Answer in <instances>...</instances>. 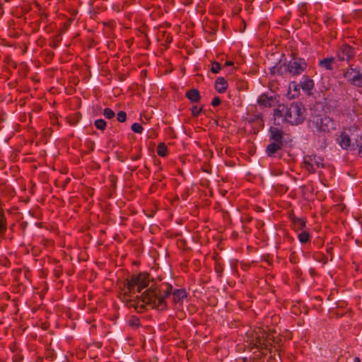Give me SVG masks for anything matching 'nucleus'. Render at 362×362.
<instances>
[{
    "label": "nucleus",
    "mask_w": 362,
    "mask_h": 362,
    "mask_svg": "<svg viewBox=\"0 0 362 362\" xmlns=\"http://www.w3.org/2000/svg\"><path fill=\"white\" fill-rule=\"evenodd\" d=\"M127 324L128 326L132 329H136L141 325L139 318H131L128 321Z\"/></svg>",
    "instance_id": "nucleus-21"
},
{
    "label": "nucleus",
    "mask_w": 362,
    "mask_h": 362,
    "mask_svg": "<svg viewBox=\"0 0 362 362\" xmlns=\"http://www.w3.org/2000/svg\"><path fill=\"white\" fill-rule=\"evenodd\" d=\"M186 95L192 102H197L200 98L199 93L197 89H192L189 90Z\"/></svg>",
    "instance_id": "nucleus-17"
},
{
    "label": "nucleus",
    "mask_w": 362,
    "mask_h": 362,
    "mask_svg": "<svg viewBox=\"0 0 362 362\" xmlns=\"http://www.w3.org/2000/svg\"><path fill=\"white\" fill-rule=\"evenodd\" d=\"M310 127L315 134H325L335 130L337 122L327 115H318L310 120Z\"/></svg>",
    "instance_id": "nucleus-5"
},
{
    "label": "nucleus",
    "mask_w": 362,
    "mask_h": 362,
    "mask_svg": "<svg viewBox=\"0 0 362 362\" xmlns=\"http://www.w3.org/2000/svg\"><path fill=\"white\" fill-rule=\"evenodd\" d=\"M172 297L175 305H180L185 302H187V296L184 289H175L172 293Z\"/></svg>",
    "instance_id": "nucleus-9"
},
{
    "label": "nucleus",
    "mask_w": 362,
    "mask_h": 362,
    "mask_svg": "<svg viewBox=\"0 0 362 362\" xmlns=\"http://www.w3.org/2000/svg\"><path fill=\"white\" fill-rule=\"evenodd\" d=\"M168 148L164 143H160L157 147V153L162 157L167 155Z\"/></svg>",
    "instance_id": "nucleus-20"
},
{
    "label": "nucleus",
    "mask_w": 362,
    "mask_h": 362,
    "mask_svg": "<svg viewBox=\"0 0 362 362\" xmlns=\"http://www.w3.org/2000/svg\"><path fill=\"white\" fill-rule=\"evenodd\" d=\"M309 234L306 231H302L298 234V239L301 243H305L309 240Z\"/></svg>",
    "instance_id": "nucleus-22"
},
{
    "label": "nucleus",
    "mask_w": 362,
    "mask_h": 362,
    "mask_svg": "<svg viewBox=\"0 0 362 362\" xmlns=\"http://www.w3.org/2000/svg\"><path fill=\"white\" fill-rule=\"evenodd\" d=\"M189 315H192V312L189 311V313H188Z\"/></svg>",
    "instance_id": "nucleus-35"
},
{
    "label": "nucleus",
    "mask_w": 362,
    "mask_h": 362,
    "mask_svg": "<svg viewBox=\"0 0 362 362\" xmlns=\"http://www.w3.org/2000/svg\"><path fill=\"white\" fill-rule=\"evenodd\" d=\"M103 115L107 119H112L115 117V112L110 108H105L103 111Z\"/></svg>",
    "instance_id": "nucleus-23"
},
{
    "label": "nucleus",
    "mask_w": 362,
    "mask_h": 362,
    "mask_svg": "<svg viewBox=\"0 0 362 362\" xmlns=\"http://www.w3.org/2000/svg\"><path fill=\"white\" fill-rule=\"evenodd\" d=\"M276 326L260 324L256 326L250 335L251 348L258 349L261 354L266 355L271 347L278 343Z\"/></svg>",
    "instance_id": "nucleus-3"
},
{
    "label": "nucleus",
    "mask_w": 362,
    "mask_h": 362,
    "mask_svg": "<svg viewBox=\"0 0 362 362\" xmlns=\"http://www.w3.org/2000/svg\"><path fill=\"white\" fill-rule=\"evenodd\" d=\"M354 362H361V360H360V358H359V357H355V358H354Z\"/></svg>",
    "instance_id": "nucleus-33"
},
{
    "label": "nucleus",
    "mask_w": 362,
    "mask_h": 362,
    "mask_svg": "<svg viewBox=\"0 0 362 362\" xmlns=\"http://www.w3.org/2000/svg\"><path fill=\"white\" fill-rule=\"evenodd\" d=\"M359 146V153L362 154V136H360L359 140H358Z\"/></svg>",
    "instance_id": "nucleus-31"
},
{
    "label": "nucleus",
    "mask_w": 362,
    "mask_h": 362,
    "mask_svg": "<svg viewBox=\"0 0 362 362\" xmlns=\"http://www.w3.org/2000/svg\"><path fill=\"white\" fill-rule=\"evenodd\" d=\"M300 87L306 92H310L314 87V81L308 78H305L300 82Z\"/></svg>",
    "instance_id": "nucleus-15"
},
{
    "label": "nucleus",
    "mask_w": 362,
    "mask_h": 362,
    "mask_svg": "<svg viewBox=\"0 0 362 362\" xmlns=\"http://www.w3.org/2000/svg\"><path fill=\"white\" fill-rule=\"evenodd\" d=\"M305 63L302 60L291 62L288 65L289 72L293 75L300 74L305 68Z\"/></svg>",
    "instance_id": "nucleus-10"
},
{
    "label": "nucleus",
    "mask_w": 362,
    "mask_h": 362,
    "mask_svg": "<svg viewBox=\"0 0 362 362\" xmlns=\"http://www.w3.org/2000/svg\"><path fill=\"white\" fill-rule=\"evenodd\" d=\"M293 226L295 230H301L305 226V221L300 218H296L293 219Z\"/></svg>",
    "instance_id": "nucleus-18"
},
{
    "label": "nucleus",
    "mask_w": 362,
    "mask_h": 362,
    "mask_svg": "<svg viewBox=\"0 0 362 362\" xmlns=\"http://www.w3.org/2000/svg\"><path fill=\"white\" fill-rule=\"evenodd\" d=\"M148 284L149 278L147 274L141 273L137 276H132L122 288L119 295V298L129 307L136 308L134 302L140 298L143 303L151 304L158 310H164L166 307L164 298L170 294L172 287L168 288L165 296L162 297L158 295V288L152 284L148 289L139 296V293L141 289L146 287Z\"/></svg>",
    "instance_id": "nucleus-1"
},
{
    "label": "nucleus",
    "mask_w": 362,
    "mask_h": 362,
    "mask_svg": "<svg viewBox=\"0 0 362 362\" xmlns=\"http://www.w3.org/2000/svg\"><path fill=\"white\" fill-rule=\"evenodd\" d=\"M270 132L271 140H273V142H278L282 144V131L276 127H271Z\"/></svg>",
    "instance_id": "nucleus-13"
},
{
    "label": "nucleus",
    "mask_w": 362,
    "mask_h": 362,
    "mask_svg": "<svg viewBox=\"0 0 362 362\" xmlns=\"http://www.w3.org/2000/svg\"><path fill=\"white\" fill-rule=\"evenodd\" d=\"M276 98L267 94H262L258 98V104L263 107H269L276 103Z\"/></svg>",
    "instance_id": "nucleus-12"
},
{
    "label": "nucleus",
    "mask_w": 362,
    "mask_h": 362,
    "mask_svg": "<svg viewBox=\"0 0 362 362\" xmlns=\"http://www.w3.org/2000/svg\"><path fill=\"white\" fill-rule=\"evenodd\" d=\"M360 135L358 133L352 134L349 130L342 132L337 139L339 144L342 148L353 150L359 146Z\"/></svg>",
    "instance_id": "nucleus-6"
},
{
    "label": "nucleus",
    "mask_w": 362,
    "mask_h": 362,
    "mask_svg": "<svg viewBox=\"0 0 362 362\" xmlns=\"http://www.w3.org/2000/svg\"><path fill=\"white\" fill-rule=\"evenodd\" d=\"M148 284L149 278L147 274L141 273L137 276H132L122 288L119 295V298L129 307L136 308L134 302L140 298L143 303L151 304L158 310H164L166 307L164 298L170 294L172 287L168 288L165 296L162 297L158 295V288L152 284L148 289L139 296V293L141 289L146 287Z\"/></svg>",
    "instance_id": "nucleus-2"
},
{
    "label": "nucleus",
    "mask_w": 362,
    "mask_h": 362,
    "mask_svg": "<svg viewBox=\"0 0 362 362\" xmlns=\"http://www.w3.org/2000/svg\"><path fill=\"white\" fill-rule=\"evenodd\" d=\"M221 69V65L218 62H214L213 64H212V66H211V71L214 73V74H217L219 72Z\"/></svg>",
    "instance_id": "nucleus-27"
},
{
    "label": "nucleus",
    "mask_w": 362,
    "mask_h": 362,
    "mask_svg": "<svg viewBox=\"0 0 362 362\" xmlns=\"http://www.w3.org/2000/svg\"><path fill=\"white\" fill-rule=\"evenodd\" d=\"M221 103V100L219 99V98H214L212 100V103H211V105L213 106H217L219 104Z\"/></svg>",
    "instance_id": "nucleus-29"
},
{
    "label": "nucleus",
    "mask_w": 362,
    "mask_h": 362,
    "mask_svg": "<svg viewBox=\"0 0 362 362\" xmlns=\"http://www.w3.org/2000/svg\"><path fill=\"white\" fill-rule=\"evenodd\" d=\"M343 75L349 83L356 86H362V73L358 69L351 67L346 69Z\"/></svg>",
    "instance_id": "nucleus-8"
},
{
    "label": "nucleus",
    "mask_w": 362,
    "mask_h": 362,
    "mask_svg": "<svg viewBox=\"0 0 362 362\" xmlns=\"http://www.w3.org/2000/svg\"><path fill=\"white\" fill-rule=\"evenodd\" d=\"M334 61V58H327L320 62V65L325 67L327 70L332 69V64Z\"/></svg>",
    "instance_id": "nucleus-19"
},
{
    "label": "nucleus",
    "mask_w": 362,
    "mask_h": 362,
    "mask_svg": "<svg viewBox=\"0 0 362 362\" xmlns=\"http://www.w3.org/2000/svg\"><path fill=\"white\" fill-rule=\"evenodd\" d=\"M305 108L301 103H293L288 107L279 105L274 110V120L281 119L291 124H298L305 119Z\"/></svg>",
    "instance_id": "nucleus-4"
},
{
    "label": "nucleus",
    "mask_w": 362,
    "mask_h": 362,
    "mask_svg": "<svg viewBox=\"0 0 362 362\" xmlns=\"http://www.w3.org/2000/svg\"><path fill=\"white\" fill-rule=\"evenodd\" d=\"M117 120L119 122H124L126 121V119H127V114L124 111H119L118 113H117Z\"/></svg>",
    "instance_id": "nucleus-26"
},
{
    "label": "nucleus",
    "mask_w": 362,
    "mask_h": 362,
    "mask_svg": "<svg viewBox=\"0 0 362 362\" xmlns=\"http://www.w3.org/2000/svg\"><path fill=\"white\" fill-rule=\"evenodd\" d=\"M95 125L98 129L103 130L106 127V122L102 119H97L95 122Z\"/></svg>",
    "instance_id": "nucleus-24"
},
{
    "label": "nucleus",
    "mask_w": 362,
    "mask_h": 362,
    "mask_svg": "<svg viewBox=\"0 0 362 362\" xmlns=\"http://www.w3.org/2000/svg\"><path fill=\"white\" fill-rule=\"evenodd\" d=\"M232 65H233V62H232V61H228V62H226V66H232Z\"/></svg>",
    "instance_id": "nucleus-32"
},
{
    "label": "nucleus",
    "mask_w": 362,
    "mask_h": 362,
    "mask_svg": "<svg viewBox=\"0 0 362 362\" xmlns=\"http://www.w3.org/2000/svg\"><path fill=\"white\" fill-rule=\"evenodd\" d=\"M132 130L135 133H141L143 131V127L139 123H134L132 125Z\"/></svg>",
    "instance_id": "nucleus-25"
},
{
    "label": "nucleus",
    "mask_w": 362,
    "mask_h": 362,
    "mask_svg": "<svg viewBox=\"0 0 362 362\" xmlns=\"http://www.w3.org/2000/svg\"><path fill=\"white\" fill-rule=\"evenodd\" d=\"M354 56V51L352 48L347 45H343L337 54V57L341 61H349Z\"/></svg>",
    "instance_id": "nucleus-11"
},
{
    "label": "nucleus",
    "mask_w": 362,
    "mask_h": 362,
    "mask_svg": "<svg viewBox=\"0 0 362 362\" xmlns=\"http://www.w3.org/2000/svg\"><path fill=\"white\" fill-rule=\"evenodd\" d=\"M325 164L323 158L316 155L306 156L303 159V168L310 173H321V169L324 168Z\"/></svg>",
    "instance_id": "nucleus-7"
},
{
    "label": "nucleus",
    "mask_w": 362,
    "mask_h": 362,
    "mask_svg": "<svg viewBox=\"0 0 362 362\" xmlns=\"http://www.w3.org/2000/svg\"><path fill=\"white\" fill-rule=\"evenodd\" d=\"M47 325H45L43 326V329H47Z\"/></svg>",
    "instance_id": "nucleus-34"
},
{
    "label": "nucleus",
    "mask_w": 362,
    "mask_h": 362,
    "mask_svg": "<svg viewBox=\"0 0 362 362\" xmlns=\"http://www.w3.org/2000/svg\"><path fill=\"white\" fill-rule=\"evenodd\" d=\"M281 147V144L278 142H272L267 147V153L269 156L275 153Z\"/></svg>",
    "instance_id": "nucleus-16"
},
{
    "label": "nucleus",
    "mask_w": 362,
    "mask_h": 362,
    "mask_svg": "<svg viewBox=\"0 0 362 362\" xmlns=\"http://www.w3.org/2000/svg\"><path fill=\"white\" fill-rule=\"evenodd\" d=\"M202 110V107L200 106L194 105L192 108V113L194 116H197Z\"/></svg>",
    "instance_id": "nucleus-28"
},
{
    "label": "nucleus",
    "mask_w": 362,
    "mask_h": 362,
    "mask_svg": "<svg viewBox=\"0 0 362 362\" xmlns=\"http://www.w3.org/2000/svg\"><path fill=\"white\" fill-rule=\"evenodd\" d=\"M228 87L227 81L223 78L219 77L215 82V88L218 93H223Z\"/></svg>",
    "instance_id": "nucleus-14"
},
{
    "label": "nucleus",
    "mask_w": 362,
    "mask_h": 362,
    "mask_svg": "<svg viewBox=\"0 0 362 362\" xmlns=\"http://www.w3.org/2000/svg\"><path fill=\"white\" fill-rule=\"evenodd\" d=\"M10 349L12 352H16L17 351V344L16 343H13L10 346Z\"/></svg>",
    "instance_id": "nucleus-30"
}]
</instances>
